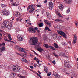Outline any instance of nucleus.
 <instances>
[{"label":"nucleus","instance_id":"nucleus-61","mask_svg":"<svg viewBox=\"0 0 78 78\" xmlns=\"http://www.w3.org/2000/svg\"><path fill=\"white\" fill-rule=\"evenodd\" d=\"M56 77H58V78H60V76L58 74L57 75Z\"/></svg>","mask_w":78,"mask_h":78},{"label":"nucleus","instance_id":"nucleus-51","mask_svg":"<svg viewBox=\"0 0 78 78\" xmlns=\"http://www.w3.org/2000/svg\"><path fill=\"white\" fill-rule=\"evenodd\" d=\"M34 29L35 30H38V28L37 27H35Z\"/></svg>","mask_w":78,"mask_h":78},{"label":"nucleus","instance_id":"nucleus-20","mask_svg":"<svg viewBox=\"0 0 78 78\" xmlns=\"http://www.w3.org/2000/svg\"><path fill=\"white\" fill-rule=\"evenodd\" d=\"M54 47L56 48H59V46L55 43H54Z\"/></svg>","mask_w":78,"mask_h":78},{"label":"nucleus","instance_id":"nucleus-45","mask_svg":"<svg viewBox=\"0 0 78 78\" xmlns=\"http://www.w3.org/2000/svg\"><path fill=\"white\" fill-rule=\"evenodd\" d=\"M30 9L32 10V11L33 12V11H34V10H35V8H33Z\"/></svg>","mask_w":78,"mask_h":78},{"label":"nucleus","instance_id":"nucleus-55","mask_svg":"<svg viewBox=\"0 0 78 78\" xmlns=\"http://www.w3.org/2000/svg\"><path fill=\"white\" fill-rule=\"evenodd\" d=\"M61 70L62 71V72H65V71H66V70H65V69H62Z\"/></svg>","mask_w":78,"mask_h":78},{"label":"nucleus","instance_id":"nucleus-17","mask_svg":"<svg viewBox=\"0 0 78 78\" xmlns=\"http://www.w3.org/2000/svg\"><path fill=\"white\" fill-rule=\"evenodd\" d=\"M34 5H31L28 7L27 9H31V8H34Z\"/></svg>","mask_w":78,"mask_h":78},{"label":"nucleus","instance_id":"nucleus-25","mask_svg":"<svg viewBox=\"0 0 78 78\" xmlns=\"http://www.w3.org/2000/svg\"><path fill=\"white\" fill-rule=\"evenodd\" d=\"M1 7H2V8H4V7L7 6V5H5L4 4H1Z\"/></svg>","mask_w":78,"mask_h":78},{"label":"nucleus","instance_id":"nucleus-14","mask_svg":"<svg viewBox=\"0 0 78 78\" xmlns=\"http://www.w3.org/2000/svg\"><path fill=\"white\" fill-rule=\"evenodd\" d=\"M58 7L59 9L61 11H62V10H63V7H64V6L62 4H60L59 6H58Z\"/></svg>","mask_w":78,"mask_h":78},{"label":"nucleus","instance_id":"nucleus-9","mask_svg":"<svg viewBox=\"0 0 78 78\" xmlns=\"http://www.w3.org/2000/svg\"><path fill=\"white\" fill-rule=\"evenodd\" d=\"M12 27V24L10 22H8V23H7V25L6 26V28H7L8 29V30H9L11 29V27Z\"/></svg>","mask_w":78,"mask_h":78},{"label":"nucleus","instance_id":"nucleus-3","mask_svg":"<svg viewBox=\"0 0 78 78\" xmlns=\"http://www.w3.org/2000/svg\"><path fill=\"white\" fill-rule=\"evenodd\" d=\"M10 13L6 9H4L2 11L1 15L2 16H8V15H9Z\"/></svg>","mask_w":78,"mask_h":78},{"label":"nucleus","instance_id":"nucleus-6","mask_svg":"<svg viewBox=\"0 0 78 78\" xmlns=\"http://www.w3.org/2000/svg\"><path fill=\"white\" fill-rule=\"evenodd\" d=\"M58 33L60 35H61L62 36H63L65 38H66V37H67L66 34L64 32H63V31H60L58 32Z\"/></svg>","mask_w":78,"mask_h":78},{"label":"nucleus","instance_id":"nucleus-42","mask_svg":"<svg viewBox=\"0 0 78 78\" xmlns=\"http://www.w3.org/2000/svg\"><path fill=\"white\" fill-rule=\"evenodd\" d=\"M70 11V10L69 9H68L67 11V13H69V12Z\"/></svg>","mask_w":78,"mask_h":78},{"label":"nucleus","instance_id":"nucleus-27","mask_svg":"<svg viewBox=\"0 0 78 78\" xmlns=\"http://www.w3.org/2000/svg\"><path fill=\"white\" fill-rule=\"evenodd\" d=\"M16 31H21V30L20 27H18L16 29Z\"/></svg>","mask_w":78,"mask_h":78},{"label":"nucleus","instance_id":"nucleus-23","mask_svg":"<svg viewBox=\"0 0 78 78\" xmlns=\"http://www.w3.org/2000/svg\"><path fill=\"white\" fill-rule=\"evenodd\" d=\"M15 16L16 17H18V16H20V13L19 12L16 13L15 14Z\"/></svg>","mask_w":78,"mask_h":78},{"label":"nucleus","instance_id":"nucleus-30","mask_svg":"<svg viewBox=\"0 0 78 78\" xmlns=\"http://www.w3.org/2000/svg\"><path fill=\"white\" fill-rule=\"evenodd\" d=\"M47 25H48L49 27H51V24L50 23V22H48Z\"/></svg>","mask_w":78,"mask_h":78},{"label":"nucleus","instance_id":"nucleus-2","mask_svg":"<svg viewBox=\"0 0 78 78\" xmlns=\"http://www.w3.org/2000/svg\"><path fill=\"white\" fill-rule=\"evenodd\" d=\"M12 70L15 72H18L20 70V67L17 65H15L12 68Z\"/></svg>","mask_w":78,"mask_h":78},{"label":"nucleus","instance_id":"nucleus-38","mask_svg":"<svg viewBox=\"0 0 78 78\" xmlns=\"http://www.w3.org/2000/svg\"><path fill=\"white\" fill-rule=\"evenodd\" d=\"M53 54L54 55V56H55V57H56V58H58V55H56V53L54 52L53 53Z\"/></svg>","mask_w":78,"mask_h":78},{"label":"nucleus","instance_id":"nucleus-39","mask_svg":"<svg viewBox=\"0 0 78 78\" xmlns=\"http://www.w3.org/2000/svg\"><path fill=\"white\" fill-rule=\"evenodd\" d=\"M45 47L47 48H48V47H49L48 45L47 44H46L45 45Z\"/></svg>","mask_w":78,"mask_h":78},{"label":"nucleus","instance_id":"nucleus-36","mask_svg":"<svg viewBox=\"0 0 78 78\" xmlns=\"http://www.w3.org/2000/svg\"><path fill=\"white\" fill-rule=\"evenodd\" d=\"M44 21L45 22V23L46 24H47V23H48V22H48V20H44Z\"/></svg>","mask_w":78,"mask_h":78},{"label":"nucleus","instance_id":"nucleus-4","mask_svg":"<svg viewBox=\"0 0 78 78\" xmlns=\"http://www.w3.org/2000/svg\"><path fill=\"white\" fill-rule=\"evenodd\" d=\"M15 47L16 49H18V51H21V52H23L24 53H26L25 48H23L17 45H16Z\"/></svg>","mask_w":78,"mask_h":78},{"label":"nucleus","instance_id":"nucleus-52","mask_svg":"<svg viewBox=\"0 0 78 78\" xmlns=\"http://www.w3.org/2000/svg\"><path fill=\"white\" fill-rule=\"evenodd\" d=\"M35 12H39V9H37L35 11Z\"/></svg>","mask_w":78,"mask_h":78},{"label":"nucleus","instance_id":"nucleus-58","mask_svg":"<svg viewBox=\"0 0 78 78\" xmlns=\"http://www.w3.org/2000/svg\"><path fill=\"white\" fill-rule=\"evenodd\" d=\"M41 4H40V5H37V7H41Z\"/></svg>","mask_w":78,"mask_h":78},{"label":"nucleus","instance_id":"nucleus-18","mask_svg":"<svg viewBox=\"0 0 78 78\" xmlns=\"http://www.w3.org/2000/svg\"><path fill=\"white\" fill-rule=\"evenodd\" d=\"M72 0H64V2L67 3H69L72 2Z\"/></svg>","mask_w":78,"mask_h":78},{"label":"nucleus","instance_id":"nucleus-5","mask_svg":"<svg viewBox=\"0 0 78 78\" xmlns=\"http://www.w3.org/2000/svg\"><path fill=\"white\" fill-rule=\"evenodd\" d=\"M69 61L67 60H65L64 61V63L65 64L64 65V66L66 67H68V68H70L71 67V65L70 64H69L68 62Z\"/></svg>","mask_w":78,"mask_h":78},{"label":"nucleus","instance_id":"nucleus-22","mask_svg":"<svg viewBox=\"0 0 78 78\" xmlns=\"http://www.w3.org/2000/svg\"><path fill=\"white\" fill-rule=\"evenodd\" d=\"M21 61H23V62H25V63H27V61L26 60L25 58H23L21 59Z\"/></svg>","mask_w":78,"mask_h":78},{"label":"nucleus","instance_id":"nucleus-48","mask_svg":"<svg viewBox=\"0 0 78 78\" xmlns=\"http://www.w3.org/2000/svg\"><path fill=\"white\" fill-rule=\"evenodd\" d=\"M36 66H37V64H34V67H36Z\"/></svg>","mask_w":78,"mask_h":78},{"label":"nucleus","instance_id":"nucleus-8","mask_svg":"<svg viewBox=\"0 0 78 78\" xmlns=\"http://www.w3.org/2000/svg\"><path fill=\"white\" fill-rule=\"evenodd\" d=\"M28 31L29 33H34L36 32V31L33 27H29L28 29Z\"/></svg>","mask_w":78,"mask_h":78},{"label":"nucleus","instance_id":"nucleus-7","mask_svg":"<svg viewBox=\"0 0 78 78\" xmlns=\"http://www.w3.org/2000/svg\"><path fill=\"white\" fill-rule=\"evenodd\" d=\"M78 35L77 34H76L74 35V39L73 41V44H75L76 42V40H77V37Z\"/></svg>","mask_w":78,"mask_h":78},{"label":"nucleus","instance_id":"nucleus-16","mask_svg":"<svg viewBox=\"0 0 78 78\" xmlns=\"http://www.w3.org/2000/svg\"><path fill=\"white\" fill-rule=\"evenodd\" d=\"M19 2L18 1H16V2L15 3L13 4V6H19Z\"/></svg>","mask_w":78,"mask_h":78},{"label":"nucleus","instance_id":"nucleus-44","mask_svg":"<svg viewBox=\"0 0 78 78\" xmlns=\"http://www.w3.org/2000/svg\"><path fill=\"white\" fill-rule=\"evenodd\" d=\"M20 78H25V76H20Z\"/></svg>","mask_w":78,"mask_h":78},{"label":"nucleus","instance_id":"nucleus-50","mask_svg":"<svg viewBox=\"0 0 78 78\" xmlns=\"http://www.w3.org/2000/svg\"><path fill=\"white\" fill-rule=\"evenodd\" d=\"M25 71H22V74H23V75H24V74H25Z\"/></svg>","mask_w":78,"mask_h":78},{"label":"nucleus","instance_id":"nucleus-24","mask_svg":"<svg viewBox=\"0 0 78 78\" xmlns=\"http://www.w3.org/2000/svg\"><path fill=\"white\" fill-rule=\"evenodd\" d=\"M45 30H47L48 31H51V30L49 29V28L48 27H47V26H46L45 28Z\"/></svg>","mask_w":78,"mask_h":78},{"label":"nucleus","instance_id":"nucleus-56","mask_svg":"<svg viewBox=\"0 0 78 78\" xmlns=\"http://www.w3.org/2000/svg\"><path fill=\"white\" fill-rule=\"evenodd\" d=\"M58 15L59 16V17H62V16H61V15L60 13H59L58 14Z\"/></svg>","mask_w":78,"mask_h":78},{"label":"nucleus","instance_id":"nucleus-54","mask_svg":"<svg viewBox=\"0 0 78 78\" xmlns=\"http://www.w3.org/2000/svg\"><path fill=\"white\" fill-rule=\"evenodd\" d=\"M51 75V73H49L48 74H47V76H50Z\"/></svg>","mask_w":78,"mask_h":78},{"label":"nucleus","instance_id":"nucleus-28","mask_svg":"<svg viewBox=\"0 0 78 78\" xmlns=\"http://www.w3.org/2000/svg\"><path fill=\"white\" fill-rule=\"evenodd\" d=\"M2 46H5V44L4 43H1L0 44V47H2Z\"/></svg>","mask_w":78,"mask_h":78},{"label":"nucleus","instance_id":"nucleus-32","mask_svg":"<svg viewBox=\"0 0 78 78\" xmlns=\"http://www.w3.org/2000/svg\"><path fill=\"white\" fill-rule=\"evenodd\" d=\"M38 25L40 27H42L43 26V23H39Z\"/></svg>","mask_w":78,"mask_h":78},{"label":"nucleus","instance_id":"nucleus-13","mask_svg":"<svg viewBox=\"0 0 78 78\" xmlns=\"http://www.w3.org/2000/svg\"><path fill=\"white\" fill-rule=\"evenodd\" d=\"M4 51H6V49L5 47L3 46L0 48V52H3Z\"/></svg>","mask_w":78,"mask_h":78},{"label":"nucleus","instance_id":"nucleus-10","mask_svg":"<svg viewBox=\"0 0 78 78\" xmlns=\"http://www.w3.org/2000/svg\"><path fill=\"white\" fill-rule=\"evenodd\" d=\"M17 39L19 41H20V42H22L23 40V37H22L21 35H18L17 37Z\"/></svg>","mask_w":78,"mask_h":78},{"label":"nucleus","instance_id":"nucleus-31","mask_svg":"<svg viewBox=\"0 0 78 78\" xmlns=\"http://www.w3.org/2000/svg\"><path fill=\"white\" fill-rule=\"evenodd\" d=\"M49 47L51 49V50H55V48L52 46H49Z\"/></svg>","mask_w":78,"mask_h":78},{"label":"nucleus","instance_id":"nucleus-21","mask_svg":"<svg viewBox=\"0 0 78 78\" xmlns=\"http://www.w3.org/2000/svg\"><path fill=\"white\" fill-rule=\"evenodd\" d=\"M8 37L9 40H12V38H11V36L9 34H8Z\"/></svg>","mask_w":78,"mask_h":78},{"label":"nucleus","instance_id":"nucleus-59","mask_svg":"<svg viewBox=\"0 0 78 78\" xmlns=\"http://www.w3.org/2000/svg\"><path fill=\"white\" fill-rule=\"evenodd\" d=\"M56 38L57 39H59V36L56 35Z\"/></svg>","mask_w":78,"mask_h":78},{"label":"nucleus","instance_id":"nucleus-63","mask_svg":"<svg viewBox=\"0 0 78 78\" xmlns=\"http://www.w3.org/2000/svg\"><path fill=\"white\" fill-rule=\"evenodd\" d=\"M4 40H5V41H7V42H8V41H9V40H8L6 38H4Z\"/></svg>","mask_w":78,"mask_h":78},{"label":"nucleus","instance_id":"nucleus-49","mask_svg":"<svg viewBox=\"0 0 78 78\" xmlns=\"http://www.w3.org/2000/svg\"><path fill=\"white\" fill-rule=\"evenodd\" d=\"M55 13H56V14H57V15H58V14L59 13V12H58V11H55Z\"/></svg>","mask_w":78,"mask_h":78},{"label":"nucleus","instance_id":"nucleus-34","mask_svg":"<svg viewBox=\"0 0 78 78\" xmlns=\"http://www.w3.org/2000/svg\"><path fill=\"white\" fill-rule=\"evenodd\" d=\"M57 73L54 72L53 73V75L54 76H55V77H56L57 76Z\"/></svg>","mask_w":78,"mask_h":78},{"label":"nucleus","instance_id":"nucleus-29","mask_svg":"<svg viewBox=\"0 0 78 78\" xmlns=\"http://www.w3.org/2000/svg\"><path fill=\"white\" fill-rule=\"evenodd\" d=\"M56 22H62V21L61 19L56 20H55Z\"/></svg>","mask_w":78,"mask_h":78},{"label":"nucleus","instance_id":"nucleus-60","mask_svg":"<svg viewBox=\"0 0 78 78\" xmlns=\"http://www.w3.org/2000/svg\"><path fill=\"white\" fill-rule=\"evenodd\" d=\"M23 57H24V58H25L26 57V55L25 54H24L23 55Z\"/></svg>","mask_w":78,"mask_h":78},{"label":"nucleus","instance_id":"nucleus-33","mask_svg":"<svg viewBox=\"0 0 78 78\" xmlns=\"http://www.w3.org/2000/svg\"><path fill=\"white\" fill-rule=\"evenodd\" d=\"M22 19H20V18H17V20H16V22H18V21H20H20H21V20H22Z\"/></svg>","mask_w":78,"mask_h":78},{"label":"nucleus","instance_id":"nucleus-47","mask_svg":"<svg viewBox=\"0 0 78 78\" xmlns=\"http://www.w3.org/2000/svg\"><path fill=\"white\" fill-rule=\"evenodd\" d=\"M0 36L1 37H0V39H2V37H3V35H2V34H1V33H0Z\"/></svg>","mask_w":78,"mask_h":78},{"label":"nucleus","instance_id":"nucleus-19","mask_svg":"<svg viewBox=\"0 0 78 78\" xmlns=\"http://www.w3.org/2000/svg\"><path fill=\"white\" fill-rule=\"evenodd\" d=\"M72 0H64V2L67 3H69L72 2Z\"/></svg>","mask_w":78,"mask_h":78},{"label":"nucleus","instance_id":"nucleus-64","mask_svg":"<svg viewBox=\"0 0 78 78\" xmlns=\"http://www.w3.org/2000/svg\"><path fill=\"white\" fill-rule=\"evenodd\" d=\"M30 67L31 68V69H33V67L31 66H30Z\"/></svg>","mask_w":78,"mask_h":78},{"label":"nucleus","instance_id":"nucleus-35","mask_svg":"<svg viewBox=\"0 0 78 78\" xmlns=\"http://www.w3.org/2000/svg\"><path fill=\"white\" fill-rule=\"evenodd\" d=\"M11 75L13 77H15V74L13 72H12L11 73Z\"/></svg>","mask_w":78,"mask_h":78},{"label":"nucleus","instance_id":"nucleus-1","mask_svg":"<svg viewBox=\"0 0 78 78\" xmlns=\"http://www.w3.org/2000/svg\"><path fill=\"white\" fill-rule=\"evenodd\" d=\"M38 42V39L35 37H33L30 38L29 40V43L31 45H35Z\"/></svg>","mask_w":78,"mask_h":78},{"label":"nucleus","instance_id":"nucleus-62","mask_svg":"<svg viewBox=\"0 0 78 78\" xmlns=\"http://www.w3.org/2000/svg\"><path fill=\"white\" fill-rule=\"evenodd\" d=\"M37 59V58L36 57H35V58H34L33 59L34 61H36V60Z\"/></svg>","mask_w":78,"mask_h":78},{"label":"nucleus","instance_id":"nucleus-41","mask_svg":"<svg viewBox=\"0 0 78 78\" xmlns=\"http://www.w3.org/2000/svg\"><path fill=\"white\" fill-rule=\"evenodd\" d=\"M18 9H19L20 11H22V8H21L20 6L18 7Z\"/></svg>","mask_w":78,"mask_h":78},{"label":"nucleus","instance_id":"nucleus-57","mask_svg":"<svg viewBox=\"0 0 78 78\" xmlns=\"http://www.w3.org/2000/svg\"><path fill=\"white\" fill-rule=\"evenodd\" d=\"M52 63L54 64H56V62H55V61H53L52 62Z\"/></svg>","mask_w":78,"mask_h":78},{"label":"nucleus","instance_id":"nucleus-46","mask_svg":"<svg viewBox=\"0 0 78 78\" xmlns=\"http://www.w3.org/2000/svg\"><path fill=\"white\" fill-rule=\"evenodd\" d=\"M56 35L54 34L53 35V37L54 39H56Z\"/></svg>","mask_w":78,"mask_h":78},{"label":"nucleus","instance_id":"nucleus-26","mask_svg":"<svg viewBox=\"0 0 78 78\" xmlns=\"http://www.w3.org/2000/svg\"><path fill=\"white\" fill-rule=\"evenodd\" d=\"M37 50L38 51H40V52L42 51L43 50L41 48H38L37 49Z\"/></svg>","mask_w":78,"mask_h":78},{"label":"nucleus","instance_id":"nucleus-37","mask_svg":"<svg viewBox=\"0 0 78 78\" xmlns=\"http://www.w3.org/2000/svg\"><path fill=\"white\" fill-rule=\"evenodd\" d=\"M47 18L49 17H50V14L49 13H47Z\"/></svg>","mask_w":78,"mask_h":78},{"label":"nucleus","instance_id":"nucleus-40","mask_svg":"<svg viewBox=\"0 0 78 78\" xmlns=\"http://www.w3.org/2000/svg\"><path fill=\"white\" fill-rule=\"evenodd\" d=\"M0 32L1 33H5V32L3 30L0 29Z\"/></svg>","mask_w":78,"mask_h":78},{"label":"nucleus","instance_id":"nucleus-11","mask_svg":"<svg viewBox=\"0 0 78 78\" xmlns=\"http://www.w3.org/2000/svg\"><path fill=\"white\" fill-rule=\"evenodd\" d=\"M8 23V21H4L3 23L2 24V28H4V27H6V25H7V23Z\"/></svg>","mask_w":78,"mask_h":78},{"label":"nucleus","instance_id":"nucleus-15","mask_svg":"<svg viewBox=\"0 0 78 78\" xmlns=\"http://www.w3.org/2000/svg\"><path fill=\"white\" fill-rule=\"evenodd\" d=\"M44 69L45 72L47 73H48V69H47V67L45 66L44 67Z\"/></svg>","mask_w":78,"mask_h":78},{"label":"nucleus","instance_id":"nucleus-53","mask_svg":"<svg viewBox=\"0 0 78 78\" xmlns=\"http://www.w3.org/2000/svg\"><path fill=\"white\" fill-rule=\"evenodd\" d=\"M33 11L30 9V10L29 11V12H30V13H31L33 12Z\"/></svg>","mask_w":78,"mask_h":78},{"label":"nucleus","instance_id":"nucleus-43","mask_svg":"<svg viewBox=\"0 0 78 78\" xmlns=\"http://www.w3.org/2000/svg\"><path fill=\"white\" fill-rule=\"evenodd\" d=\"M32 51L35 54V55H37V56H38V54H37L36 52H35L34 51L32 50Z\"/></svg>","mask_w":78,"mask_h":78},{"label":"nucleus","instance_id":"nucleus-12","mask_svg":"<svg viewBox=\"0 0 78 78\" xmlns=\"http://www.w3.org/2000/svg\"><path fill=\"white\" fill-rule=\"evenodd\" d=\"M49 8L51 10H52L53 9V3H52V2L51 1L49 3Z\"/></svg>","mask_w":78,"mask_h":78}]
</instances>
